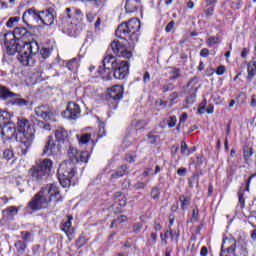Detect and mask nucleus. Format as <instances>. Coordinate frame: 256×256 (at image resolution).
<instances>
[{"label": "nucleus", "mask_w": 256, "mask_h": 256, "mask_svg": "<svg viewBox=\"0 0 256 256\" xmlns=\"http://www.w3.org/2000/svg\"><path fill=\"white\" fill-rule=\"evenodd\" d=\"M253 177H256V173L252 174L247 182H246V188H240L239 192H238V205L240 206V209H245V196L244 193L245 191H249V185H251V180L253 179Z\"/></svg>", "instance_id": "a211bd4d"}, {"label": "nucleus", "mask_w": 256, "mask_h": 256, "mask_svg": "<svg viewBox=\"0 0 256 256\" xmlns=\"http://www.w3.org/2000/svg\"><path fill=\"white\" fill-rule=\"evenodd\" d=\"M253 155V148L244 149V159L247 161Z\"/></svg>", "instance_id": "de8ad7c7"}, {"label": "nucleus", "mask_w": 256, "mask_h": 256, "mask_svg": "<svg viewBox=\"0 0 256 256\" xmlns=\"http://www.w3.org/2000/svg\"><path fill=\"white\" fill-rule=\"evenodd\" d=\"M12 97H19V94L11 92V90L5 86H0V99L7 101V99H11Z\"/></svg>", "instance_id": "412c9836"}, {"label": "nucleus", "mask_w": 256, "mask_h": 256, "mask_svg": "<svg viewBox=\"0 0 256 256\" xmlns=\"http://www.w3.org/2000/svg\"><path fill=\"white\" fill-rule=\"evenodd\" d=\"M110 47L114 55H116L117 57H123L124 59H131V57H133V53L127 50V47L117 40H114L110 44Z\"/></svg>", "instance_id": "4468645a"}, {"label": "nucleus", "mask_w": 256, "mask_h": 256, "mask_svg": "<svg viewBox=\"0 0 256 256\" xmlns=\"http://www.w3.org/2000/svg\"><path fill=\"white\" fill-rule=\"evenodd\" d=\"M73 21L81 23L83 21V12L80 9L66 8L60 23L62 29L68 33H73V30L77 27V24Z\"/></svg>", "instance_id": "0eeeda50"}, {"label": "nucleus", "mask_w": 256, "mask_h": 256, "mask_svg": "<svg viewBox=\"0 0 256 256\" xmlns=\"http://www.w3.org/2000/svg\"><path fill=\"white\" fill-rule=\"evenodd\" d=\"M5 47L8 55L18 53V61L24 67H35L37 63V54L39 53V43L37 41L26 42L24 40L11 39L5 41Z\"/></svg>", "instance_id": "f257e3e1"}, {"label": "nucleus", "mask_w": 256, "mask_h": 256, "mask_svg": "<svg viewBox=\"0 0 256 256\" xmlns=\"http://www.w3.org/2000/svg\"><path fill=\"white\" fill-rule=\"evenodd\" d=\"M149 81H151V75H149V72H145L143 77V82L149 83Z\"/></svg>", "instance_id": "680f3d73"}, {"label": "nucleus", "mask_w": 256, "mask_h": 256, "mask_svg": "<svg viewBox=\"0 0 256 256\" xmlns=\"http://www.w3.org/2000/svg\"><path fill=\"white\" fill-rule=\"evenodd\" d=\"M208 253H209V251L207 250V247L204 246L201 248V251H200L201 256H207Z\"/></svg>", "instance_id": "338daca9"}, {"label": "nucleus", "mask_w": 256, "mask_h": 256, "mask_svg": "<svg viewBox=\"0 0 256 256\" xmlns=\"http://www.w3.org/2000/svg\"><path fill=\"white\" fill-rule=\"evenodd\" d=\"M16 129L20 133L22 155H27V150L35 140V128L27 118L20 117L18 118Z\"/></svg>", "instance_id": "39448f33"}, {"label": "nucleus", "mask_w": 256, "mask_h": 256, "mask_svg": "<svg viewBox=\"0 0 256 256\" xmlns=\"http://www.w3.org/2000/svg\"><path fill=\"white\" fill-rule=\"evenodd\" d=\"M19 21V17H11L9 18V20L6 23V27H8L9 29H11V27H13V25H15V23H18Z\"/></svg>", "instance_id": "37998d69"}, {"label": "nucleus", "mask_w": 256, "mask_h": 256, "mask_svg": "<svg viewBox=\"0 0 256 256\" xmlns=\"http://www.w3.org/2000/svg\"><path fill=\"white\" fill-rule=\"evenodd\" d=\"M173 27H175V21L172 20L165 28L166 33H171L173 31Z\"/></svg>", "instance_id": "3c124183"}, {"label": "nucleus", "mask_w": 256, "mask_h": 256, "mask_svg": "<svg viewBox=\"0 0 256 256\" xmlns=\"http://www.w3.org/2000/svg\"><path fill=\"white\" fill-rule=\"evenodd\" d=\"M14 247L16 249L17 256L25 255V251H27V242L18 240L15 242Z\"/></svg>", "instance_id": "393cba45"}, {"label": "nucleus", "mask_w": 256, "mask_h": 256, "mask_svg": "<svg viewBox=\"0 0 256 256\" xmlns=\"http://www.w3.org/2000/svg\"><path fill=\"white\" fill-rule=\"evenodd\" d=\"M144 187H147V183L145 182H138L135 184V189H143Z\"/></svg>", "instance_id": "052dcab7"}, {"label": "nucleus", "mask_w": 256, "mask_h": 256, "mask_svg": "<svg viewBox=\"0 0 256 256\" xmlns=\"http://www.w3.org/2000/svg\"><path fill=\"white\" fill-rule=\"evenodd\" d=\"M6 211H8V213L11 215H17V213H19V210L15 206L8 207Z\"/></svg>", "instance_id": "603ef678"}, {"label": "nucleus", "mask_w": 256, "mask_h": 256, "mask_svg": "<svg viewBox=\"0 0 256 256\" xmlns=\"http://www.w3.org/2000/svg\"><path fill=\"white\" fill-rule=\"evenodd\" d=\"M123 93L124 89L121 85H114L112 88L108 90V96L110 99H113V101L119 102L121 99H123Z\"/></svg>", "instance_id": "dca6fc26"}, {"label": "nucleus", "mask_w": 256, "mask_h": 256, "mask_svg": "<svg viewBox=\"0 0 256 256\" xmlns=\"http://www.w3.org/2000/svg\"><path fill=\"white\" fill-rule=\"evenodd\" d=\"M76 137L78 139L79 145H87V143H89V141H91V134L90 133H86V134H82V135H76Z\"/></svg>", "instance_id": "c756f323"}, {"label": "nucleus", "mask_w": 256, "mask_h": 256, "mask_svg": "<svg viewBox=\"0 0 256 256\" xmlns=\"http://www.w3.org/2000/svg\"><path fill=\"white\" fill-rule=\"evenodd\" d=\"M11 117H13V113L8 111H0V127H5V125L12 123Z\"/></svg>", "instance_id": "b1692460"}, {"label": "nucleus", "mask_w": 256, "mask_h": 256, "mask_svg": "<svg viewBox=\"0 0 256 256\" xmlns=\"http://www.w3.org/2000/svg\"><path fill=\"white\" fill-rule=\"evenodd\" d=\"M128 174H129V166L127 164H124L120 166L116 172L112 173L111 177L112 179H119V177H123Z\"/></svg>", "instance_id": "a878e982"}, {"label": "nucleus", "mask_w": 256, "mask_h": 256, "mask_svg": "<svg viewBox=\"0 0 256 256\" xmlns=\"http://www.w3.org/2000/svg\"><path fill=\"white\" fill-rule=\"evenodd\" d=\"M97 72L103 79H111V71L115 79L123 80L129 74V61L117 60L113 54H108L102 61Z\"/></svg>", "instance_id": "7ed1b4c3"}, {"label": "nucleus", "mask_w": 256, "mask_h": 256, "mask_svg": "<svg viewBox=\"0 0 256 256\" xmlns=\"http://www.w3.org/2000/svg\"><path fill=\"white\" fill-rule=\"evenodd\" d=\"M200 57H209V49L203 48V49L200 51Z\"/></svg>", "instance_id": "13d9d810"}, {"label": "nucleus", "mask_w": 256, "mask_h": 256, "mask_svg": "<svg viewBox=\"0 0 256 256\" xmlns=\"http://www.w3.org/2000/svg\"><path fill=\"white\" fill-rule=\"evenodd\" d=\"M53 169V162L50 159H44L43 161L37 163L31 168V175L34 181H43Z\"/></svg>", "instance_id": "1a4fd4ad"}, {"label": "nucleus", "mask_w": 256, "mask_h": 256, "mask_svg": "<svg viewBox=\"0 0 256 256\" xmlns=\"http://www.w3.org/2000/svg\"><path fill=\"white\" fill-rule=\"evenodd\" d=\"M148 139H150V143L153 144V143H156V141H157V136H155V135L149 133V134H148Z\"/></svg>", "instance_id": "69168bd1"}, {"label": "nucleus", "mask_w": 256, "mask_h": 256, "mask_svg": "<svg viewBox=\"0 0 256 256\" xmlns=\"http://www.w3.org/2000/svg\"><path fill=\"white\" fill-rule=\"evenodd\" d=\"M181 153L182 155H187V156L191 155V152L189 151V148L185 141L181 142Z\"/></svg>", "instance_id": "ea45409f"}, {"label": "nucleus", "mask_w": 256, "mask_h": 256, "mask_svg": "<svg viewBox=\"0 0 256 256\" xmlns=\"http://www.w3.org/2000/svg\"><path fill=\"white\" fill-rule=\"evenodd\" d=\"M126 161L128 163H135V156L131 155V154H127L125 157Z\"/></svg>", "instance_id": "bf43d9fd"}, {"label": "nucleus", "mask_w": 256, "mask_h": 256, "mask_svg": "<svg viewBox=\"0 0 256 256\" xmlns=\"http://www.w3.org/2000/svg\"><path fill=\"white\" fill-rule=\"evenodd\" d=\"M199 219V209L195 208L192 212V218L190 220L191 223H195V221H198Z\"/></svg>", "instance_id": "a18cd8bd"}, {"label": "nucleus", "mask_w": 256, "mask_h": 256, "mask_svg": "<svg viewBox=\"0 0 256 256\" xmlns=\"http://www.w3.org/2000/svg\"><path fill=\"white\" fill-rule=\"evenodd\" d=\"M13 37L16 41H23V39L31 37V32L25 27H16L13 31Z\"/></svg>", "instance_id": "6ab92c4d"}, {"label": "nucleus", "mask_w": 256, "mask_h": 256, "mask_svg": "<svg viewBox=\"0 0 256 256\" xmlns=\"http://www.w3.org/2000/svg\"><path fill=\"white\" fill-rule=\"evenodd\" d=\"M51 201H55L56 203L63 201L61 191L57 184H47L45 187H42L28 203V208L31 211H41V209H47Z\"/></svg>", "instance_id": "f03ea898"}, {"label": "nucleus", "mask_w": 256, "mask_h": 256, "mask_svg": "<svg viewBox=\"0 0 256 256\" xmlns=\"http://www.w3.org/2000/svg\"><path fill=\"white\" fill-rule=\"evenodd\" d=\"M140 29L141 21L137 18H132L128 22H122L118 25L115 35L118 39L127 41L130 49H133L135 44L139 42Z\"/></svg>", "instance_id": "20e7f679"}, {"label": "nucleus", "mask_w": 256, "mask_h": 256, "mask_svg": "<svg viewBox=\"0 0 256 256\" xmlns=\"http://www.w3.org/2000/svg\"><path fill=\"white\" fill-rule=\"evenodd\" d=\"M79 65H81V57L77 56L75 58H72L68 61H66V67L69 69V71H77L79 69Z\"/></svg>", "instance_id": "4be33fe9"}, {"label": "nucleus", "mask_w": 256, "mask_h": 256, "mask_svg": "<svg viewBox=\"0 0 256 256\" xmlns=\"http://www.w3.org/2000/svg\"><path fill=\"white\" fill-rule=\"evenodd\" d=\"M171 73L173 76L170 77V81H175V79L181 77V69L179 68H173Z\"/></svg>", "instance_id": "f704fd0d"}, {"label": "nucleus", "mask_w": 256, "mask_h": 256, "mask_svg": "<svg viewBox=\"0 0 256 256\" xmlns=\"http://www.w3.org/2000/svg\"><path fill=\"white\" fill-rule=\"evenodd\" d=\"M67 137H69V132L65 130V128H58L55 131V139L58 144L53 142V138L49 136V139L44 146L42 155H46L47 157L51 155H57L61 151V143H65L67 141Z\"/></svg>", "instance_id": "423d86ee"}, {"label": "nucleus", "mask_w": 256, "mask_h": 256, "mask_svg": "<svg viewBox=\"0 0 256 256\" xmlns=\"http://www.w3.org/2000/svg\"><path fill=\"white\" fill-rule=\"evenodd\" d=\"M205 105H207V100H203L201 106H199L198 108V113H200V115H203V113H205Z\"/></svg>", "instance_id": "864d4df0"}, {"label": "nucleus", "mask_w": 256, "mask_h": 256, "mask_svg": "<svg viewBox=\"0 0 256 256\" xmlns=\"http://www.w3.org/2000/svg\"><path fill=\"white\" fill-rule=\"evenodd\" d=\"M141 7V0H126V13H137Z\"/></svg>", "instance_id": "aec40b11"}, {"label": "nucleus", "mask_w": 256, "mask_h": 256, "mask_svg": "<svg viewBox=\"0 0 256 256\" xmlns=\"http://www.w3.org/2000/svg\"><path fill=\"white\" fill-rule=\"evenodd\" d=\"M193 93H191L189 96H187L186 98V103L187 105H193V103H195V99H197V91L198 88H194V90H192Z\"/></svg>", "instance_id": "473e14b6"}, {"label": "nucleus", "mask_w": 256, "mask_h": 256, "mask_svg": "<svg viewBox=\"0 0 256 256\" xmlns=\"http://www.w3.org/2000/svg\"><path fill=\"white\" fill-rule=\"evenodd\" d=\"M168 127L171 129L177 125V117L170 116L167 120Z\"/></svg>", "instance_id": "a19ab883"}, {"label": "nucleus", "mask_w": 256, "mask_h": 256, "mask_svg": "<svg viewBox=\"0 0 256 256\" xmlns=\"http://www.w3.org/2000/svg\"><path fill=\"white\" fill-rule=\"evenodd\" d=\"M175 89V85L173 83H168L162 87L163 93H168V91H173Z\"/></svg>", "instance_id": "c03bdc74"}, {"label": "nucleus", "mask_w": 256, "mask_h": 256, "mask_svg": "<svg viewBox=\"0 0 256 256\" xmlns=\"http://www.w3.org/2000/svg\"><path fill=\"white\" fill-rule=\"evenodd\" d=\"M13 155V150L6 149L3 152V159H5L6 161H11V159H13Z\"/></svg>", "instance_id": "4c0bfd02"}, {"label": "nucleus", "mask_w": 256, "mask_h": 256, "mask_svg": "<svg viewBox=\"0 0 256 256\" xmlns=\"http://www.w3.org/2000/svg\"><path fill=\"white\" fill-rule=\"evenodd\" d=\"M22 19L28 27H37V25H40L41 11H38L35 8H29L24 12Z\"/></svg>", "instance_id": "9b49d317"}, {"label": "nucleus", "mask_w": 256, "mask_h": 256, "mask_svg": "<svg viewBox=\"0 0 256 256\" xmlns=\"http://www.w3.org/2000/svg\"><path fill=\"white\" fill-rule=\"evenodd\" d=\"M35 113L37 117H41L44 121H50L51 123H55V121H57L55 117H57L58 113L49 105H40L36 107Z\"/></svg>", "instance_id": "9d476101"}, {"label": "nucleus", "mask_w": 256, "mask_h": 256, "mask_svg": "<svg viewBox=\"0 0 256 256\" xmlns=\"http://www.w3.org/2000/svg\"><path fill=\"white\" fill-rule=\"evenodd\" d=\"M147 127V121L145 120H138L136 123V128L137 129H145Z\"/></svg>", "instance_id": "09e8293b"}, {"label": "nucleus", "mask_w": 256, "mask_h": 256, "mask_svg": "<svg viewBox=\"0 0 256 256\" xmlns=\"http://www.w3.org/2000/svg\"><path fill=\"white\" fill-rule=\"evenodd\" d=\"M29 100L23 98H16L8 102V105H15L16 107H27L29 105Z\"/></svg>", "instance_id": "c85d7f7f"}, {"label": "nucleus", "mask_w": 256, "mask_h": 256, "mask_svg": "<svg viewBox=\"0 0 256 256\" xmlns=\"http://www.w3.org/2000/svg\"><path fill=\"white\" fill-rule=\"evenodd\" d=\"M75 173H77L75 171V162L65 160L59 165L58 177L63 187L71 185V179L75 177Z\"/></svg>", "instance_id": "6e6552de"}, {"label": "nucleus", "mask_w": 256, "mask_h": 256, "mask_svg": "<svg viewBox=\"0 0 256 256\" xmlns=\"http://www.w3.org/2000/svg\"><path fill=\"white\" fill-rule=\"evenodd\" d=\"M187 117V113L184 112L180 117L179 123H185V121H187Z\"/></svg>", "instance_id": "774afa93"}, {"label": "nucleus", "mask_w": 256, "mask_h": 256, "mask_svg": "<svg viewBox=\"0 0 256 256\" xmlns=\"http://www.w3.org/2000/svg\"><path fill=\"white\" fill-rule=\"evenodd\" d=\"M53 23H55V10L53 8L40 11V25L51 27Z\"/></svg>", "instance_id": "2eb2a0df"}, {"label": "nucleus", "mask_w": 256, "mask_h": 256, "mask_svg": "<svg viewBox=\"0 0 256 256\" xmlns=\"http://www.w3.org/2000/svg\"><path fill=\"white\" fill-rule=\"evenodd\" d=\"M198 83H199V78L197 76H194L187 83V87H191L192 91H194L195 88L193 87H195V85H197Z\"/></svg>", "instance_id": "58836bf2"}, {"label": "nucleus", "mask_w": 256, "mask_h": 256, "mask_svg": "<svg viewBox=\"0 0 256 256\" xmlns=\"http://www.w3.org/2000/svg\"><path fill=\"white\" fill-rule=\"evenodd\" d=\"M67 155L68 161H71V163H88L90 157L89 151H81L79 153L77 148L73 146H69Z\"/></svg>", "instance_id": "f8f14e48"}, {"label": "nucleus", "mask_w": 256, "mask_h": 256, "mask_svg": "<svg viewBox=\"0 0 256 256\" xmlns=\"http://www.w3.org/2000/svg\"><path fill=\"white\" fill-rule=\"evenodd\" d=\"M179 201L181 203L180 207L182 211H185L189 205H191V196L189 195H180Z\"/></svg>", "instance_id": "cd10ccee"}, {"label": "nucleus", "mask_w": 256, "mask_h": 256, "mask_svg": "<svg viewBox=\"0 0 256 256\" xmlns=\"http://www.w3.org/2000/svg\"><path fill=\"white\" fill-rule=\"evenodd\" d=\"M73 216H68V220L63 224L62 231L67 235V237H71L73 233H75L73 229Z\"/></svg>", "instance_id": "5701e85b"}, {"label": "nucleus", "mask_w": 256, "mask_h": 256, "mask_svg": "<svg viewBox=\"0 0 256 256\" xmlns=\"http://www.w3.org/2000/svg\"><path fill=\"white\" fill-rule=\"evenodd\" d=\"M249 223L252 225V227H254V229H256V216H251L249 218Z\"/></svg>", "instance_id": "0e129e2a"}, {"label": "nucleus", "mask_w": 256, "mask_h": 256, "mask_svg": "<svg viewBox=\"0 0 256 256\" xmlns=\"http://www.w3.org/2000/svg\"><path fill=\"white\" fill-rule=\"evenodd\" d=\"M62 117L68 121H77L81 117V106L75 102H68L66 109L62 112Z\"/></svg>", "instance_id": "ddd939ff"}, {"label": "nucleus", "mask_w": 256, "mask_h": 256, "mask_svg": "<svg viewBox=\"0 0 256 256\" xmlns=\"http://www.w3.org/2000/svg\"><path fill=\"white\" fill-rule=\"evenodd\" d=\"M219 38L217 37H209L206 41L207 45H217Z\"/></svg>", "instance_id": "8fccbe9b"}, {"label": "nucleus", "mask_w": 256, "mask_h": 256, "mask_svg": "<svg viewBox=\"0 0 256 256\" xmlns=\"http://www.w3.org/2000/svg\"><path fill=\"white\" fill-rule=\"evenodd\" d=\"M163 238L168 240L173 239V229H171V226L168 227V230L163 234Z\"/></svg>", "instance_id": "49530a36"}, {"label": "nucleus", "mask_w": 256, "mask_h": 256, "mask_svg": "<svg viewBox=\"0 0 256 256\" xmlns=\"http://www.w3.org/2000/svg\"><path fill=\"white\" fill-rule=\"evenodd\" d=\"M226 245H229V247L226 248V253L234 255L237 242L235 240H230V242H226Z\"/></svg>", "instance_id": "7c9ffc66"}, {"label": "nucleus", "mask_w": 256, "mask_h": 256, "mask_svg": "<svg viewBox=\"0 0 256 256\" xmlns=\"http://www.w3.org/2000/svg\"><path fill=\"white\" fill-rule=\"evenodd\" d=\"M227 243H231V240L230 239L223 240L220 256H231V254L227 253V251L225 250V245H227Z\"/></svg>", "instance_id": "c9c22d12"}, {"label": "nucleus", "mask_w": 256, "mask_h": 256, "mask_svg": "<svg viewBox=\"0 0 256 256\" xmlns=\"http://www.w3.org/2000/svg\"><path fill=\"white\" fill-rule=\"evenodd\" d=\"M214 11L215 10L213 9V7H209L207 10H205V16L206 17H212Z\"/></svg>", "instance_id": "4d7b16f0"}, {"label": "nucleus", "mask_w": 256, "mask_h": 256, "mask_svg": "<svg viewBox=\"0 0 256 256\" xmlns=\"http://www.w3.org/2000/svg\"><path fill=\"white\" fill-rule=\"evenodd\" d=\"M225 71H227V69L225 68L224 65H221L217 68L216 75H224Z\"/></svg>", "instance_id": "5fc2aeb1"}, {"label": "nucleus", "mask_w": 256, "mask_h": 256, "mask_svg": "<svg viewBox=\"0 0 256 256\" xmlns=\"http://www.w3.org/2000/svg\"><path fill=\"white\" fill-rule=\"evenodd\" d=\"M21 235L24 243H26L27 241H31V239H33V234L29 231H22Z\"/></svg>", "instance_id": "e433bc0d"}, {"label": "nucleus", "mask_w": 256, "mask_h": 256, "mask_svg": "<svg viewBox=\"0 0 256 256\" xmlns=\"http://www.w3.org/2000/svg\"><path fill=\"white\" fill-rule=\"evenodd\" d=\"M141 229H143V224L141 223H135L133 225V231L134 233H139V231H141Z\"/></svg>", "instance_id": "6e6d98bb"}, {"label": "nucleus", "mask_w": 256, "mask_h": 256, "mask_svg": "<svg viewBox=\"0 0 256 256\" xmlns=\"http://www.w3.org/2000/svg\"><path fill=\"white\" fill-rule=\"evenodd\" d=\"M247 71H248V76H247L248 81H253V77H255L256 75V61H250L248 63Z\"/></svg>", "instance_id": "bb28decb"}, {"label": "nucleus", "mask_w": 256, "mask_h": 256, "mask_svg": "<svg viewBox=\"0 0 256 256\" xmlns=\"http://www.w3.org/2000/svg\"><path fill=\"white\" fill-rule=\"evenodd\" d=\"M127 219H128L127 216L120 215L117 219L112 220L110 229H113V227H117V223L119 224L126 223Z\"/></svg>", "instance_id": "2f4dec72"}, {"label": "nucleus", "mask_w": 256, "mask_h": 256, "mask_svg": "<svg viewBox=\"0 0 256 256\" xmlns=\"http://www.w3.org/2000/svg\"><path fill=\"white\" fill-rule=\"evenodd\" d=\"M0 129L1 135L6 137V139H13V137H15L17 133V127H15V124H13V122H10V124L0 127Z\"/></svg>", "instance_id": "f3484780"}, {"label": "nucleus", "mask_w": 256, "mask_h": 256, "mask_svg": "<svg viewBox=\"0 0 256 256\" xmlns=\"http://www.w3.org/2000/svg\"><path fill=\"white\" fill-rule=\"evenodd\" d=\"M151 197L152 199H159V197H161V191H159V188L157 187L152 188Z\"/></svg>", "instance_id": "79ce46f5"}, {"label": "nucleus", "mask_w": 256, "mask_h": 256, "mask_svg": "<svg viewBox=\"0 0 256 256\" xmlns=\"http://www.w3.org/2000/svg\"><path fill=\"white\" fill-rule=\"evenodd\" d=\"M186 173H187V169H186V168H179V169L177 170V174H178L180 177L185 176Z\"/></svg>", "instance_id": "e2e57ef3"}, {"label": "nucleus", "mask_w": 256, "mask_h": 256, "mask_svg": "<svg viewBox=\"0 0 256 256\" xmlns=\"http://www.w3.org/2000/svg\"><path fill=\"white\" fill-rule=\"evenodd\" d=\"M37 55H40L43 59H49V57L51 56V49L39 48Z\"/></svg>", "instance_id": "72a5a7b5"}]
</instances>
